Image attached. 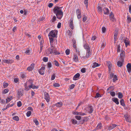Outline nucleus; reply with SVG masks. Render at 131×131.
Masks as SVG:
<instances>
[{
	"mask_svg": "<svg viewBox=\"0 0 131 131\" xmlns=\"http://www.w3.org/2000/svg\"><path fill=\"white\" fill-rule=\"evenodd\" d=\"M53 11L54 13L56 14L57 18L61 19L63 16V13L62 9H60V8L56 6L53 9Z\"/></svg>",
	"mask_w": 131,
	"mask_h": 131,
	"instance_id": "nucleus-1",
	"label": "nucleus"
},
{
	"mask_svg": "<svg viewBox=\"0 0 131 131\" xmlns=\"http://www.w3.org/2000/svg\"><path fill=\"white\" fill-rule=\"evenodd\" d=\"M29 87L30 89L32 88L33 89H37L38 88V87L35 86L34 85L32 84L30 85L29 86Z\"/></svg>",
	"mask_w": 131,
	"mask_h": 131,
	"instance_id": "nucleus-31",
	"label": "nucleus"
},
{
	"mask_svg": "<svg viewBox=\"0 0 131 131\" xmlns=\"http://www.w3.org/2000/svg\"><path fill=\"white\" fill-rule=\"evenodd\" d=\"M102 30L103 33L105 32L106 31V29L104 27H102Z\"/></svg>",
	"mask_w": 131,
	"mask_h": 131,
	"instance_id": "nucleus-64",
	"label": "nucleus"
},
{
	"mask_svg": "<svg viewBox=\"0 0 131 131\" xmlns=\"http://www.w3.org/2000/svg\"><path fill=\"white\" fill-rule=\"evenodd\" d=\"M123 40L126 47H127L128 45H130V41L129 40L128 38H126V39H124Z\"/></svg>",
	"mask_w": 131,
	"mask_h": 131,
	"instance_id": "nucleus-10",
	"label": "nucleus"
},
{
	"mask_svg": "<svg viewBox=\"0 0 131 131\" xmlns=\"http://www.w3.org/2000/svg\"><path fill=\"white\" fill-rule=\"evenodd\" d=\"M110 94L113 97L115 95V93L114 92H111L110 93Z\"/></svg>",
	"mask_w": 131,
	"mask_h": 131,
	"instance_id": "nucleus-56",
	"label": "nucleus"
},
{
	"mask_svg": "<svg viewBox=\"0 0 131 131\" xmlns=\"http://www.w3.org/2000/svg\"><path fill=\"white\" fill-rule=\"evenodd\" d=\"M17 106L19 107H20L22 105V104L21 102L20 101H19L17 103Z\"/></svg>",
	"mask_w": 131,
	"mask_h": 131,
	"instance_id": "nucleus-49",
	"label": "nucleus"
},
{
	"mask_svg": "<svg viewBox=\"0 0 131 131\" xmlns=\"http://www.w3.org/2000/svg\"><path fill=\"white\" fill-rule=\"evenodd\" d=\"M80 76V74L78 73L76 74L73 78V79L74 80H78L79 79V78Z\"/></svg>",
	"mask_w": 131,
	"mask_h": 131,
	"instance_id": "nucleus-18",
	"label": "nucleus"
},
{
	"mask_svg": "<svg viewBox=\"0 0 131 131\" xmlns=\"http://www.w3.org/2000/svg\"><path fill=\"white\" fill-rule=\"evenodd\" d=\"M73 59L75 62L78 61V56L76 54H74L73 57Z\"/></svg>",
	"mask_w": 131,
	"mask_h": 131,
	"instance_id": "nucleus-27",
	"label": "nucleus"
},
{
	"mask_svg": "<svg viewBox=\"0 0 131 131\" xmlns=\"http://www.w3.org/2000/svg\"><path fill=\"white\" fill-rule=\"evenodd\" d=\"M97 9L100 12L102 13V8L100 6H99L97 7Z\"/></svg>",
	"mask_w": 131,
	"mask_h": 131,
	"instance_id": "nucleus-54",
	"label": "nucleus"
},
{
	"mask_svg": "<svg viewBox=\"0 0 131 131\" xmlns=\"http://www.w3.org/2000/svg\"><path fill=\"white\" fill-rule=\"evenodd\" d=\"M112 101H113L116 104H119V103L118 99L116 98H114L112 99Z\"/></svg>",
	"mask_w": 131,
	"mask_h": 131,
	"instance_id": "nucleus-25",
	"label": "nucleus"
},
{
	"mask_svg": "<svg viewBox=\"0 0 131 131\" xmlns=\"http://www.w3.org/2000/svg\"><path fill=\"white\" fill-rule=\"evenodd\" d=\"M117 80V76L115 75H114L113 76V82H115Z\"/></svg>",
	"mask_w": 131,
	"mask_h": 131,
	"instance_id": "nucleus-37",
	"label": "nucleus"
},
{
	"mask_svg": "<svg viewBox=\"0 0 131 131\" xmlns=\"http://www.w3.org/2000/svg\"><path fill=\"white\" fill-rule=\"evenodd\" d=\"M56 20V17L55 16H54L53 17L52 19V22H54Z\"/></svg>",
	"mask_w": 131,
	"mask_h": 131,
	"instance_id": "nucleus-58",
	"label": "nucleus"
},
{
	"mask_svg": "<svg viewBox=\"0 0 131 131\" xmlns=\"http://www.w3.org/2000/svg\"><path fill=\"white\" fill-rule=\"evenodd\" d=\"M78 115L81 116H84L86 115V114L84 113H82V112H79Z\"/></svg>",
	"mask_w": 131,
	"mask_h": 131,
	"instance_id": "nucleus-50",
	"label": "nucleus"
},
{
	"mask_svg": "<svg viewBox=\"0 0 131 131\" xmlns=\"http://www.w3.org/2000/svg\"><path fill=\"white\" fill-rule=\"evenodd\" d=\"M50 29L49 28L48 29L46 30L47 32H49V33H57L58 32V31L57 30L55 31L54 30H52L50 31Z\"/></svg>",
	"mask_w": 131,
	"mask_h": 131,
	"instance_id": "nucleus-29",
	"label": "nucleus"
},
{
	"mask_svg": "<svg viewBox=\"0 0 131 131\" xmlns=\"http://www.w3.org/2000/svg\"><path fill=\"white\" fill-rule=\"evenodd\" d=\"M124 117L126 121L127 122L129 123L131 122L130 120L131 117L129 115L127 114H125L124 115Z\"/></svg>",
	"mask_w": 131,
	"mask_h": 131,
	"instance_id": "nucleus-8",
	"label": "nucleus"
},
{
	"mask_svg": "<svg viewBox=\"0 0 131 131\" xmlns=\"http://www.w3.org/2000/svg\"><path fill=\"white\" fill-rule=\"evenodd\" d=\"M92 49H91V50L87 51H86V54L85 56L83 57V58L86 59V58H88L90 57L91 56L92 54Z\"/></svg>",
	"mask_w": 131,
	"mask_h": 131,
	"instance_id": "nucleus-5",
	"label": "nucleus"
},
{
	"mask_svg": "<svg viewBox=\"0 0 131 131\" xmlns=\"http://www.w3.org/2000/svg\"><path fill=\"white\" fill-rule=\"evenodd\" d=\"M114 76V73H111L110 74L109 77V79H112L113 78V77Z\"/></svg>",
	"mask_w": 131,
	"mask_h": 131,
	"instance_id": "nucleus-55",
	"label": "nucleus"
},
{
	"mask_svg": "<svg viewBox=\"0 0 131 131\" xmlns=\"http://www.w3.org/2000/svg\"><path fill=\"white\" fill-rule=\"evenodd\" d=\"M121 52L120 54V57L119 59L121 60L122 61H124V59L125 56V51L123 50H121Z\"/></svg>",
	"mask_w": 131,
	"mask_h": 131,
	"instance_id": "nucleus-2",
	"label": "nucleus"
},
{
	"mask_svg": "<svg viewBox=\"0 0 131 131\" xmlns=\"http://www.w3.org/2000/svg\"><path fill=\"white\" fill-rule=\"evenodd\" d=\"M109 17L110 19L112 21L114 22L115 21V19L114 17V14L112 12L110 13Z\"/></svg>",
	"mask_w": 131,
	"mask_h": 131,
	"instance_id": "nucleus-9",
	"label": "nucleus"
},
{
	"mask_svg": "<svg viewBox=\"0 0 131 131\" xmlns=\"http://www.w3.org/2000/svg\"><path fill=\"white\" fill-rule=\"evenodd\" d=\"M107 65V66L109 69V72L111 73L112 69H113V65H112L110 61H106Z\"/></svg>",
	"mask_w": 131,
	"mask_h": 131,
	"instance_id": "nucleus-4",
	"label": "nucleus"
},
{
	"mask_svg": "<svg viewBox=\"0 0 131 131\" xmlns=\"http://www.w3.org/2000/svg\"><path fill=\"white\" fill-rule=\"evenodd\" d=\"M126 67L128 72L129 73H130L131 72V64L128 63Z\"/></svg>",
	"mask_w": 131,
	"mask_h": 131,
	"instance_id": "nucleus-19",
	"label": "nucleus"
},
{
	"mask_svg": "<svg viewBox=\"0 0 131 131\" xmlns=\"http://www.w3.org/2000/svg\"><path fill=\"white\" fill-rule=\"evenodd\" d=\"M45 68L44 67H42L38 70L39 73L41 75H43L44 74Z\"/></svg>",
	"mask_w": 131,
	"mask_h": 131,
	"instance_id": "nucleus-6",
	"label": "nucleus"
},
{
	"mask_svg": "<svg viewBox=\"0 0 131 131\" xmlns=\"http://www.w3.org/2000/svg\"><path fill=\"white\" fill-rule=\"evenodd\" d=\"M115 46L116 47L117 52V53L120 52L121 50H122L121 48L120 44H116Z\"/></svg>",
	"mask_w": 131,
	"mask_h": 131,
	"instance_id": "nucleus-11",
	"label": "nucleus"
},
{
	"mask_svg": "<svg viewBox=\"0 0 131 131\" xmlns=\"http://www.w3.org/2000/svg\"><path fill=\"white\" fill-rule=\"evenodd\" d=\"M73 19L71 18L69 21V26L71 28L73 29L74 28L73 25Z\"/></svg>",
	"mask_w": 131,
	"mask_h": 131,
	"instance_id": "nucleus-20",
	"label": "nucleus"
},
{
	"mask_svg": "<svg viewBox=\"0 0 131 131\" xmlns=\"http://www.w3.org/2000/svg\"><path fill=\"white\" fill-rule=\"evenodd\" d=\"M31 112L30 111H29L27 112L26 113V115L27 116L29 117L30 116L31 114Z\"/></svg>",
	"mask_w": 131,
	"mask_h": 131,
	"instance_id": "nucleus-45",
	"label": "nucleus"
},
{
	"mask_svg": "<svg viewBox=\"0 0 131 131\" xmlns=\"http://www.w3.org/2000/svg\"><path fill=\"white\" fill-rule=\"evenodd\" d=\"M106 45V43L105 41V40H104L101 46V48L102 49L104 48L105 47Z\"/></svg>",
	"mask_w": 131,
	"mask_h": 131,
	"instance_id": "nucleus-33",
	"label": "nucleus"
},
{
	"mask_svg": "<svg viewBox=\"0 0 131 131\" xmlns=\"http://www.w3.org/2000/svg\"><path fill=\"white\" fill-rule=\"evenodd\" d=\"M81 71L83 73H85L86 71V69L85 68H83L81 69Z\"/></svg>",
	"mask_w": 131,
	"mask_h": 131,
	"instance_id": "nucleus-57",
	"label": "nucleus"
},
{
	"mask_svg": "<svg viewBox=\"0 0 131 131\" xmlns=\"http://www.w3.org/2000/svg\"><path fill=\"white\" fill-rule=\"evenodd\" d=\"M13 120L16 121H18L19 120V119L18 117L17 116H14L13 118Z\"/></svg>",
	"mask_w": 131,
	"mask_h": 131,
	"instance_id": "nucleus-38",
	"label": "nucleus"
},
{
	"mask_svg": "<svg viewBox=\"0 0 131 131\" xmlns=\"http://www.w3.org/2000/svg\"><path fill=\"white\" fill-rule=\"evenodd\" d=\"M3 62L7 64H11L14 62V60L12 59H5L3 60Z\"/></svg>",
	"mask_w": 131,
	"mask_h": 131,
	"instance_id": "nucleus-7",
	"label": "nucleus"
},
{
	"mask_svg": "<svg viewBox=\"0 0 131 131\" xmlns=\"http://www.w3.org/2000/svg\"><path fill=\"white\" fill-rule=\"evenodd\" d=\"M65 52L67 55H68L70 54V50L69 49H67L65 51Z\"/></svg>",
	"mask_w": 131,
	"mask_h": 131,
	"instance_id": "nucleus-47",
	"label": "nucleus"
},
{
	"mask_svg": "<svg viewBox=\"0 0 131 131\" xmlns=\"http://www.w3.org/2000/svg\"><path fill=\"white\" fill-rule=\"evenodd\" d=\"M117 35V33H115L114 35V40L115 42L116 40Z\"/></svg>",
	"mask_w": 131,
	"mask_h": 131,
	"instance_id": "nucleus-43",
	"label": "nucleus"
},
{
	"mask_svg": "<svg viewBox=\"0 0 131 131\" xmlns=\"http://www.w3.org/2000/svg\"><path fill=\"white\" fill-rule=\"evenodd\" d=\"M9 91V90L8 89H5L3 91V93L4 94H6Z\"/></svg>",
	"mask_w": 131,
	"mask_h": 131,
	"instance_id": "nucleus-48",
	"label": "nucleus"
},
{
	"mask_svg": "<svg viewBox=\"0 0 131 131\" xmlns=\"http://www.w3.org/2000/svg\"><path fill=\"white\" fill-rule=\"evenodd\" d=\"M103 10L104 12V13L106 15H108L109 12L108 9L106 7L104 8L103 9Z\"/></svg>",
	"mask_w": 131,
	"mask_h": 131,
	"instance_id": "nucleus-21",
	"label": "nucleus"
},
{
	"mask_svg": "<svg viewBox=\"0 0 131 131\" xmlns=\"http://www.w3.org/2000/svg\"><path fill=\"white\" fill-rule=\"evenodd\" d=\"M117 125L114 124H112L110 125L109 126H107L106 127V128H108V129L109 130H110L112 129H113Z\"/></svg>",
	"mask_w": 131,
	"mask_h": 131,
	"instance_id": "nucleus-12",
	"label": "nucleus"
},
{
	"mask_svg": "<svg viewBox=\"0 0 131 131\" xmlns=\"http://www.w3.org/2000/svg\"><path fill=\"white\" fill-rule=\"evenodd\" d=\"M83 47L86 50V51L88 50H91V49H90V47L89 46V45L87 43H85Z\"/></svg>",
	"mask_w": 131,
	"mask_h": 131,
	"instance_id": "nucleus-15",
	"label": "nucleus"
},
{
	"mask_svg": "<svg viewBox=\"0 0 131 131\" xmlns=\"http://www.w3.org/2000/svg\"><path fill=\"white\" fill-rule=\"evenodd\" d=\"M127 22L128 23H129L131 22V18L129 16H127Z\"/></svg>",
	"mask_w": 131,
	"mask_h": 131,
	"instance_id": "nucleus-39",
	"label": "nucleus"
},
{
	"mask_svg": "<svg viewBox=\"0 0 131 131\" xmlns=\"http://www.w3.org/2000/svg\"><path fill=\"white\" fill-rule=\"evenodd\" d=\"M75 118L78 120H80L81 118V117L80 116H75Z\"/></svg>",
	"mask_w": 131,
	"mask_h": 131,
	"instance_id": "nucleus-52",
	"label": "nucleus"
},
{
	"mask_svg": "<svg viewBox=\"0 0 131 131\" xmlns=\"http://www.w3.org/2000/svg\"><path fill=\"white\" fill-rule=\"evenodd\" d=\"M31 51V49H27V50L25 51V53L29 55L30 53V51Z\"/></svg>",
	"mask_w": 131,
	"mask_h": 131,
	"instance_id": "nucleus-32",
	"label": "nucleus"
},
{
	"mask_svg": "<svg viewBox=\"0 0 131 131\" xmlns=\"http://www.w3.org/2000/svg\"><path fill=\"white\" fill-rule=\"evenodd\" d=\"M102 124L101 123H99L98 124L96 128L97 129H101L102 128Z\"/></svg>",
	"mask_w": 131,
	"mask_h": 131,
	"instance_id": "nucleus-26",
	"label": "nucleus"
},
{
	"mask_svg": "<svg viewBox=\"0 0 131 131\" xmlns=\"http://www.w3.org/2000/svg\"><path fill=\"white\" fill-rule=\"evenodd\" d=\"M53 63L54 65L57 67H59V63L58 61L56 60H55L53 62Z\"/></svg>",
	"mask_w": 131,
	"mask_h": 131,
	"instance_id": "nucleus-40",
	"label": "nucleus"
},
{
	"mask_svg": "<svg viewBox=\"0 0 131 131\" xmlns=\"http://www.w3.org/2000/svg\"><path fill=\"white\" fill-rule=\"evenodd\" d=\"M53 86L54 87H58L60 86V85L58 83H55L53 84Z\"/></svg>",
	"mask_w": 131,
	"mask_h": 131,
	"instance_id": "nucleus-51",
	"label": "nucleus"
},
{
	"mask_svg": "<svg viewBox=\"0 0 131 131\" xmlns=\"http://www.w3.org/2000/svg\"><path fill=\"white\" fill-rule=\"evenodd\" d=\"M62 105V103L61 102H60L56 103L55 105L57 107H61Z\"/></svg>",
	"mask_w": 131,
	"mask_h": 131,
	"instance_id": "nucleus-30",
	"label": "nucleus"
},
{
	"mask_svg": "<svg viewBox=\"0 0 131 131\" xmlns=\"http://www.w3.org/2000/svg\"><path fill=\"white\" fill-rule=\"evenodd\" d=\"M17 94L18 96L19 97L23 95L22 92H21L20 90H18L17 92Z\"/></svg>",
	"mask_w": 131,
	"mask_h": 131,
	"instance_id": "nucleus-28",
	"label": "nucleus"
},
{
	"mask_svg": "<svg viewBox=\"0 0 131 131\" xmlns=\"http://www.w3.org/2000/svg\"><path fill=\"white\" fill-rule=\"evenodd\" d=\"M44 99L46 100L47 102H48L50 101V96L49 93L46 92L44 93Z\"/></svg>",
	"mask_w": 131,
	"mask_h": 131,
	"instance_id": "nucleus-3",
	"label": "nucleus"
},
{
	"mask_svg": "<svg viewBox=\"0 0 131 131\" xmlns=\"http://www.w3.org/2000/svg\"><path fill=\"white\" fill-rule=\"evenodd\" d=\"M119 61H118L117 62V65L119 67H121L123 66V63L124 62V61H122L120 59H119Z\"/></svg>",
	"mask_w": 131,
	"mask_h": 131,
	"instance_id": "nucleus-22",
	"label": "nucleus"
},
{
	"mask_svg": "<svg viewBox=\"0 0 131 131\" xmlns=\"http://www.w3.org/2000/svg\"><path fill=\"white\" fill-rule=\"evenodd\" d=\"M120 103L123 106H125V105L124 102V100L123 99H121L120 101Z\"/></svg>",
	"mask_w": 131,
	"mask_h": 131,
	"instance_id": "nucleus-34",
	"label": "nucleus"
},
{
	"mask_svg": "<svg viewBox=\"0 0 131 131\" xmlns=\"http://www.w3.org/2000/svg\"><path fill=\"white\" fill-rule=\"evenodd\" d=\"M118 97L119 99L122 98L123 96V95L122 93L120 92H119L118 93Z\"/></svg>",
	"mask_w": 131,
	"mask_h": 131,
	"instance_id": "nucleus-36",
	"label": "nucleus"
},
{
	"mask_svg": "<svg viewBox=\"0 0 131 131\" xmlns=\"http://www.w3.org/2000/svg\"><path fill=\"white\" fill-rule=\"evenodd\" d=\"M34 121L36 125H39V123L37 119H34Z\"/></svg>",
	"mask_w": 131,
	"mask_h": 131,
	"instance_id": "nucleus-53",
	"label": "nucleus"
},
{
	"mask_svg": "<svg viewBox=\"0 0 131 131\" xmlns=\"http://www.w3.org/2000/svg\"><path fill=\"white\" fill-rule=\"evenodd\" d=\"M49 37L50 42V43H52V42H53V38H52V37L51 36Z\"/></svg>",
	"mask_w": 131,
	"mask_h": 131,
	"instance_id": "nucleus-46",
	"label": "nucleus"
},
{
	"mask_svg": "<svg viewBox=\"0 0 131 131\" xmlns=\"http://www.w3.org/2000/svg\"><path fill=\"white\" fill-rule=\"evenodd\" d=\"M53 49V52L55 55L59 54L60 53L58 52L55 49Z\"/></svg>",
	"mask_w": 131,
	"mask_h": 131,
	"instance_id": "nucleus-35",
	"label": "nucleus"
},
{
	"mask_svg": "<svg viewBox=\"0 0 131 131\" xmlns=\"http://www.w3.org/2000/svg\"><path fill=\"white\" fill-rule=\"evenodd\" d=\"M8 85V84L7 83H4L3 84V87L4 88L7 87Z\"/></svg>",
	"mask_w": 131,
	"mask_h": 131,
	"instance_id": "nucleus-61",
	"label": "nucleus"
},
{
	"mask_svg": "<svg viewBox=\"0 0 131 131\" xmlns=\"http://www.w3.org/2000/svg\"><path fill=\"white\" fill-rule=\"evenodd\" d=\"M74 86L75 85L74 84H72L70 85L69 88L70 89H72L74 88Z\"/></svg>",
	"mask_w": 131,
	"mask_h": 131,
	"instance_id": "nucleus-63",
	"label": "nucleus"
},
{
	"mask_svg": "<svg viewBox=\"0 0 131 131\" xmlns=\"http://www.w3.org/2000/svg\"><path fill=\"white\" fill-rule=\"evenodd\" d=\"M46 53L48 55L53 53V49L51 48H49L46 50Z\"/></svg>",
	"mask_w": 131,
	"mask_h": 131,
	"instance_id": "nucleus-16",
	"label": "nucleus"
},
{
	"mask_svg": "<svg viewBox=\"0 0 131 131\" xmlns=\"http://www.w3.org/2000/svg\"><path fill=\"white\" fill-rule=\"evenodd\" d=\"M76 12L77 15H78V14H81L80 11L79 9H77Z\"/></svg>",
	"mask_w": 131,
	"mask_h": 131,
	"instance_id": "nucleus-60",
	"label": "nucleus"
},
{
	"mask_svg": "<svg viewBox=\"0 0 131 131\" xmlns=\"http://www.w3.org/2000/svg\"><path fill=\"white\" fill-rule=\"evenodd\" d=\"M34 65L35 64L34 63H32L31 65L30 66L27 67V70L29 71H32L34 69Z\"/></svg>",
	"mask_w": 131,
	"mask_h": 131,
	"instance_id": "nucleus-14",
	"label": "nucleus"
},
{
	"mask_svg": "<svg viewBox=\"0 0 131 131\" xmlns=\"http://www.w3.org/2000/svg\"><path fill=\"white\" fill-rule=\"evenodd\" d=\"M73 48H74V49L77 52V49L76 46V45H75V43H74L73 44Z\"/></svg>",
	"mask_w": 131,
	"mask_h": 131,
	"instance_id": "nucleus-62",
	"label": "nucleus"
},
{
	"mask_svg": "<svg viewBox=\"0 0 131 131\" xmlns=\"http://www.w3.org/2000/svg\"><path fill=\"white\" fill-rule=\"evenodd\" d=\"M88 112L90 114H91L92 113L93 111V107L92 106L90 105L88 106Z\"/></svg>",
	"mask_w": 131,
	"mask_h": 131,
	"instance_id": "nucleus-17",
	"label": "nucleus"
},
{
	"mask_svg": "<svg viewBox=\"0 0 131 131\" xmlns=\"http://www.w3.org/2000/svg\"><path fill=\"white\" fill-rule=\"evenodd\" d=\"M47 66L48 68H50L52 67L51 63V62H49L47 63Z\"/></svg>",
	"mask_w": 131,
	"mask_h": 131,
	"instance_id": "nucleus-59",
	"label": "nucleus"
},
{
	"mask_svg": "<svg viewBox=\"0 0 131 131\" xmlns=\"http://www.w3.org/2000/svg\"><path fill=\"white\" fill-rule=\"evenodd\" d=\"M48 36L52 37L57 38V33H49Z\"/></svg>",
	"mask_w": 131,
	"mask_h": 131,
	"instance_id": "nucleus-23",
	"label": "nucleus"
},
{
	"mask_svg": "<svg viewBox=\"0 0 131 131\" xmlns=\"http://www.w3.org/2000/svg\"><path fill=\"white\" fill-rule=\"evenodd\" d=\"M48 57H44L43 58L42 60L44 62H46L48 61Z\"/></svg>",
	"mask_w": 131,
	"mask_h": 131,
	"instance_id": "nucleus-41",
	"label": "nucleus"
},
{
	"mask_svg": "<svg viewBox=\"0 0 131 131\" xmlns=\"http://www.w3.org/2000/svg\"><path fill=\"white\" fill-rule=\"evenodd\" d=\"M88 0H84V4L86 5V7H87L88 4Z\"/></svg>",
	"mask_w": 131,
	"mask_h": 131,
	"instance_id": "nucleus-44",
	"label": "nucleus"
},
{
	"mask_svg": "<svg viewBox=\"0 0 131 131\" xmlns=\"http://www.w3.org/2000/svg\"><path fill=\"white\" fill-rule=\"evenodd\" d=\"M13 99V96H9L6 99V103H8Z\"/></svg>",
	"mask_w": 131,
	"mask_h": 131,
	"instance_id": "nucleus-24",
	"label": "nucleus"
},
{
	"mask_svg": "<svg viewBox=\"0 0 131 131\" xmlns=\"http://www.w3.org/2000/svg\"><path fill=\"white\" fill-rule=\"evenodd\" d=\"M100 65L98 63L95 62L94 61L92 62V63L91 64L92 68H94L96 67L99 66Z\"/></svg>",
	"mask_w": 131,
	"mask_h": 131,
	"instance_id": "nucleus-13",
	"label": "nucleus"
},
{
	"mask_svg": "<svg viewBox=\"0 0 131 131\" xmlns=\"http://www.w3.org/2000/svg\"><path fill=\"white\" fill-rule=\"evenodd\" d=\"M71 121L72 122V123L73 124H77V121L75 119H72L71 120Z\"/></svg>",
	"mask_w": 131,
	"mask_h": 131,
	"instance_id": "nucleus-42",
	"label": "nucleus"
}]
</instances>
